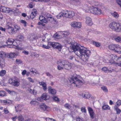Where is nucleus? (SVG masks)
Instances as JSON below:
<instances>
[{
    "label": "nucleus",
    "instance_id": "11",
    "mask_svg": "<svg viewBox=\"0 0 121 121\" xmlns=\"http://www.w3.org/2000/svg\"><path fill=\"white\" fill-rule=\"evenodd\" d=\"M64 15L65 17L66 18H72L75 15V13L74 12L71 11H68L67 10H64Z\"/></svg>",
    "mask_w": 121,
    "mask_h": 121
},
{
    "label": "nucleus",
    "instance_id": "32",
    "mask_svg": "<svg viewBox=\"0 0 121 121\" xmlns=\"http://www.w3.org/2000/svg\"><path fill=\"white\" fill-rule=\"evenodd\" d=\"M36 12L35 11L33 12H32L30 15V18L32 19H33L36 16Z\"/></svg>",
    "mask_w": 121,
    "mask_h": 121
},
{
    "label": "nucleus",
    "instance_id": "26",
    "mask_svg": "<svg viewBox=\"0 0 121 121\" xmlns=\"http://www.w3.org/2000/svg\"><path fill=\"white\" fill-rule=\"evenodd\" d=\"M5 63L4 59H0V65L2 68L4 67L5 65Z\"/></svg>",
    "mask_w": 121,
    "mask_h": 121
},
{
    "label": "nucleus",
    "instance_id": "60",
    "mask_svg": "<svg viewBox=\"0 0 121 121\" xmlns=\"http://www.w3.org/2000/svg\"><path fill=\"white\" fill-rule=\"evenodd\" d=\"M114 71V69L113 67H111L110 68L108 69V71H110L111 72Z\"/></svg>",
    "mask_w": 121,
    "mask_h": 121
},
{
    "label": "nucleus",
    "instance_id": "51",
    "mask_svg": "<svg viewBox=\"0 0 121 121\" xmlns=\"http://www.w3.org/2000/svg\"><path fill=\"white\" fill-rule=\"evenodd\" d=\"M76 24L77 22H72L71 24V25L72 26L75 27Z\"/></svg>",
    "mask_w": 121,
    "mask_h": 121
},
{
    "label": "nucleus",
    "instance_id": "9",
    "mask_svg": "<svg viewBox=\"0 0 121 121\" xmlns=\"http://www.w3.org/2000/svg\"><path fill=\"white\" fill-rule=\"evenodd\" d=\"M9 82L12 85L15 86H18L19 85V82L17 78H13L10 79L9 80Z\"/></svg>",
    "mask_w": 121,
    "mask_h": 121
},
{
    "label": "nucleus",
    "instance_id": "45",
    "mask_svg": "<svg viewBox=\"0 0 121 121\" xmlns=\"http://www.w3.org/2000/svg\"><path fill=\"white\" fill-rule=\"evenodd\" d=\"M64 106L67 109H70L71 108V106L68 103L65 104Z\"/></svg>",
    "mask_w": 121,
    "mask_h": 121
},
{
    "label": "nucleus",
    "instance_id": "62",
    "mask_svg": "<svg viewBox=\"0 0 121 121\" xmlns=\"http://www.w3.org/2000/svg\"><path fill=\"white\" fill-rule=\"evenodd\" d=\"M53 99L54 100L56 101H60L59 99L56 97H55Z\"/></svg>",
    "mask_w": 121,
    "mask_h": 121
},
{
    "label": "nucleus",
    "instance_id": "23",
    "mask_svg": "<svg viewBox=\"0 0 121 121\" xmlns=\"http://www.w3.org/2000/svg\"><path fill=\"white\" fill-rule=\"evenodd\" d=\"M64 10H62V11L59 13L56 16V17L58 19L60 18L62 16L65 17L64 15Z\"/></svg>",
    "mask_w": 121,
    "mask_h": 121
},
{
    "label": "nucleus",
    "instance_id": "31",
    "mask_svg": "<svg viewBox=\"0 0 121 121\" xmlns=\"http://www.w3.org/2000/svg\"><path fill=\"white\" fill-rule=\"evenodd\" d=\"M114 40L116 41L121 43V37L118 36L114 38Z\"/></svg>",
    "mask_w": 121,
    "mask_h": 121
},
{
    "label": "nucleus",
    "instance_id": "18",
    "mask_svg": "<svg viewBox=\"0 0 121 121\" xmlns=\"http://www.w3.org/2000/svg\"><path fill=\"white\" fill-rule=\"evenodd\" d=\"M16 111V112H21L22 109V108L21 105H17L15 106Z\"/></svg>",
    "mask_w": 121,
    "mask_h": 121
},
{
    "label": "nucleus",
    "instance_id": "29",
    "mask_svg": "<svg viewBox=\"0 0 121 121\" xmlns=\"http://www.w3.org/2000/svg\"><path fill=\"white\" fill-rule=\"evenodd\" d=\"M1 102L4 103L5 105H6L9 104L11 101L9 100H1Z\"/></svg>",
    "mask_w": 121,
    "mask_h": 121
},
{
    "label": "nucleus",
    "instance_id": "47",
    "mask_svg": "<svg viewBox=\"0 0 121 121\" xmlns=\"http://www.w3.org/2000/svg\"><path fill=\"white\" fill-rule=\"evenodd\" d=\"M5 95V92L4 91H0V96H4Z\"/></svg>",
    "mask_w": 121,
    "mask_h": 121
},
{
    "label": "nucleus",
    "instance_id": "13",
    "mask_svg": "<svg viewBox=\"0 0 121 121\" xmlns=\"http://www.w3.org/2000/svg\"><path fill=\"white\" fill-rule=\"evenodd\" d=\"M86 24L88 25L91 26L93 24L91 18L89 17H87L86 18Z\"/></svg>",
    "mask_w": 121,
    "mask_h": 121
},
{
    "label": "nucleus",
    "instance_id": "53",
    "mask_svg": "<svg viewBox=\"0 0 121 121\" xmlns=\"http://www.w3.org/2000/svg\"><path fill=\"white\" fill-rule=\"evenodd\" d=\"M102 69L105 72H106L108 71V68L106 67H104Z\"/></svg>",
    "mask_w": 121,
    "mask_h": 121
},
{
    "label": "nucleus",
    "instance_id": "46",
    "mask_svg": "<svg viewBox=\"0 0 121 121\" xmlns=\"http://www.w3.org/2000/svg\"><path fill=\"white\" fill-rule=\"evenodd\" d=\"M101 88L104 92H107L108 89L105 86H102L101 87Z\"/></svg>",
    "mask_w": 121,
    "mask_h": 121
},
{
    "label": "nucleus",
    "instance_id": "35",
    "mask_svg": "<svg viewBox=\"0 0 121 121\" xmlns=\"http://www.w3.org/2000/svg\"><path fill=\"white\" fill-rule=\"evenodd\" d=\"M93 44L97 47H99L101 45L100 43L95 41H93L92 42Z\"/></svg>",
    "mask_w": 121,
    "mask_h": 121
},
{
    "label": "nucleus",
    "instance_id": "56",
    "mask_svg": "<svg viewBox=\"0 0 121 121\" xmlns=\"http://www.w3.org/2000/svg\"><path fill=\"white\" fill-rule=\"evenodd\" d=\"M37 103V102L36 101H32L30 102V103L32 105H34L36 104Z\"/></svg>",
    "mask_w": 121,
    "mask_h": 121
},
{
    "label": "nucleus",
    "instance_id": "38",
    "mask_svg": "<svg viewBox=\"0 0 121 121\" xmlns=\"http://www.w3.org/2000/svg\"><path fill=\"white\" fill-rule=\"evenodd\" d=\"M18 120L19 121H23L24 120V118L21 115H19L17 117Z\"/></svg>",
    "mask_w": 121,
    "mask_h": 121
},
{
    "label": "nucleus",
    "instance_id": "10",
    "mask_svg": "<svg viewBox=\"0 0 121 121\" xmlns=\"http://www.w3.org/2000/svg\"><path fill=\"white\" fill-rule=\"evenodd\" d=\"M110 56L111 60L112 61L111 62L112 64H116L118 65V63H119L120 62L119 59L121 58L115 55L112 54L110 55Z\"/></svg>",
    "mask_w": 121,
    "mask_h": 121
},
{
    "label": "nucleus",
    "instance_id": "48",
    "mask_svg": "<svg viewBox=\"0 0 121 121\" xmlns=\"http://www.w3.org/2000/svg\"><path fill=\"white\" fill-rule=\"evenodd\" d=\"M116 105L115 106H117L118 107L120 106L121 105V100H119L116 102Z\"/></svg>",
    "mask_w": 121,
    "mask_h": 121
},
{
    "label": "nucleus",
    "instance_id": "7",
    "mask_svg": "<svg viewBox=\"0 0 121 121\" xmlns=\"http://www.w3.org/2000/svg\"><path fill=\"white\" fill-rule=\"evenodd\" d=\"M49 45H50V48L52 47L54 48L57 49L59 51H61L62 48L61 44L56 42H49Z\"/></svg>",
    "mask_w": 121,
    "mask_h": 121
},
{
    "label": "nucleus",
    "instance_id": "50",
    "mask_svg": "<svg viewBox=\"0 0 121 121\" xmlns=\"http://www.w3.org/2000/svg\"><path fill=\"white\" fill-rule=\"evenodd\" d=\"M90 116L91 118H93V115H94V113L93 111L89 112Z\"/></svg>",
    "mask_w": 121,
    "mask_h": 121
},
{
    "label": "nucleus",
    "instance_id": "63",
    "mask_svg": "<svg viewBox=\"0 0 121 121\" xmlns=\"http://www.w3.org/2000/svg\"><path fill=\"white\" fill-rule=\"evenodd\" d=\"M117 2L121 7V0H117Z\"/></svg>",
    "mask_w": 121,
    "mask_h": 121
},
{
    "label": "nucleus",
    "instance_id": "2",
    "mask_svg": "<svg viewBox=\"0 0 121 121\" xmlns=\"http://www.w3.org/2000/svg\"><path fill=\"white\" fill-rule=\"evenodd\" d=\"M58 65L57 68L59 70L63 69H69L71 68L70 63L67 60H60L58 61Z\"/></svg>",
    "mask_w": 121,
    "mask_h": 121
},
{
    "label": "nucleus",
    "instance_id": "17",
    "mask_svg": "<svg viewBox=\"0 0 121 121\" xmlns=\"http://www.w3.org/2000/svg\"><path fill=\"white\" fill-rule=\"evenodd\" d=\"M14 28L13 29L12 33H15L17 31L19 30L20 27V26L17 25H14Z\"/></svg>",
    "mask_w": 121,
    "mask_h": 121
},
{
    "label": "nucleus",
    "instance_id": "49",
    "mask_svg": "<svg viewBox=\"0 0 121 121\" xmlns=\"http://www.w3.org/2000/svg\"><path fill=\"white\" fill-rule=\"evenodd\" d=\"M46 121H56L55 119L49 117L46 118Z\"/></svg>",
    "mask_w": 121,
    "mask_h": 121
},
{
    "label": "nucleus",
    "instance_id": "20",
    "mask_svg": "<svg viewBox=\"0 0 121 121\" xmlns=\"http://www.w3.org/2000/svg\"><path fill=\"white\" fill-rule=\"evenodd\" d=\"M81 96L83 98L86 99H89L91 97L90 94L88 92L82 94L81 95Z\"/></svg>",
    "mask_w": 121,
    "mask_h": 121
},
{
    "label": "nucleus",
    "instance_id": "39",
    "mask_svg": "<svg viewBox=\"0 0 121 121\" xmlns=\"http://www.w3.org/2000/svg\"><path fill=\"white\" fill-rule=\"evenodd\" d=\"M15 54L14 53H11L9 54L8 55V56L7 57H8L9 58H14V56H15Z\"/></svg>",
    "mask_w": 121,
    "mask_h": 121
},
{
    "label": "nucleus",
    "instance_id": "55",
    "mask_svg": "<svg viewBox=\"0 0 121 121\" xmlns=\"http://www.w3.org/2000/svg\"><path fill=\"white\" fill-rule=\"evenodd\" d=\"M21 23L23 24L24 26H26V21L23 20H22L21 21Z\"/></svg>",
    "mask_w": 121,
    "mask_h": 121
},
{
    "label": "nucleus",
    "instance_id": "30",
    "mask_svg": "<svg viewBox=\"0 0 121 121\" xmlns=\"http://www.w3.org/2000/svg\"><path fill=\"white\" fill-rule=\"evenodd\" d=\"M49 42H48L47 46L43 44L42 45V47L46 49H49L50 48V45H49Z\"/></svg>",
    "mask_w": 121,
    "mask_h": 121
},
{
    "label": "nucleus",
    "instance_id": "54",
    "mask_svg": "<svg viewBox=\"0 0 121 121\" xmlns=\"http://www.w3.org/2000/svg\"><path fill=\"white\" fill-rule=\"evenodd\" d=\"M81 111L82 112L86 113V111L85 109V107H82L81 108Z\"/></svg>",
    "mask_w": 121,
    "mask_h": 121
},
{
    "label": "nucleus",
    "instance_id": "57",
    "mask_svg": "<svg viewBox=\"0 0 121 121\" xmlns=\"http://www.w3.org/2000/svg\"><path fill=\"white\" fill-rule=\"evenodd\" d=\"M16 62L17 64H21L22 62L21 60L18 59H16Z\"/></svg>",
    "mask_w": 121,
    "mask_h": 121
},
{
    "label": "nucleus",
    "instance_id": "61",
    "mask_svg": "<svg viewBox=\"0 0 121 121\" xmlns=\"http://www.w3.org/2000/svg\"><path fill=\"white\" fill-rule=\"evenodd\" d=\"M4 113L7 114L9 113V112L6 108H4Z\"/></svg>",
    "mask_w": 121,
    "mask_h": 121
},
{
    "label": "nucleus",
    "instance_id": "34",
    "mask_svg": "<svg viewBox=\"0 0 121 121\" xmlns=\"http://www.w3.org/2000/svg\"><path fill=\"white\" fill-rule=\"evenodd\" d=\"M47 95L46 93L43 94L42 95L41 98L43 99L46 100L48 98H47Z\"/></svg>",
    "mask_w": 121,
    "mask_h": 121
},
{
    "label": "nucleus",
    "instance_id": "40",
    "mask_svg": "<svg viewBox=\"0 0 121 121\" xmlns=\"http://www.w3.org/2000/svg\"><path fill=\"white\" fill-rule=\"evenodd\" d=\"M54 37L57 38H61V35L60 33V34H56L54 35Z\"/></svg>",
    "mask_w": 121,
    "mask_h": 121
},
{
    "label": "nucleus",
    "instance_id": "21",
    "mask_svg": "<svg viewBox=\"0 0 121 121\" xmlns=\"http://www.w3.org/2000/svg\"><path fill=\"white\" fill-rule=\"evenodd\" d=\"M40 108L42 110H47L48 107H47L45 104L44 103H42L41 105L39 106Z\"/></svg>",
    "mask_w": 121,
    "mask_h": 121
},
{
    "label": "nucleus",
    "instance_id": "41",
    "mask_svg": "<svg viewBox=\"0 0 121 121\" xmlns=\"http://www.w3.org/2000/svg\"><path fill=\"white\" fill-rule=\"evenodd\" d=\"M6 71L5 70H2L0 71V76H3L6 73Z\"/></svg>",
    "mask_w": 121,
    "mask_h": 121
},
{
    "label": "nucleus",
    "instance_id": "42",
    "mask_svg": "<svg viewBox=\"0 0 121 121\" xmlns=\"http://www.w3.org/2000/svg\"><path fill=\"white\" fill-rule=\"evenodd\" d=\"M102 108L104 110L109 109L110 108L108 105H103L102 107Z\"/></svg>",
    "mask_w": 121,
    "mask_h": 121
},
{
    "label": "nucleus",
    "instance_id": "52",
    "mask_svg": "<svg viewBox=\"0 0 121 121\" xmlns=\"http://www.w3.org/2000/svg\"><path fill=\"white\" fill-rule=\"evenodd\" d=\"M32 55L33 56H35V57H38L39 56V54L35 52L32 53Z\"/></svg>",
    "mask_w": 121,
    "mask_h": 121
},
{
    "label": "nucleus",
    "instance_id": "24",
    "mask_svg": "<svg viewBox=\"0 0 121 121\" xmlns=\"http://www.w3.org/2000/svg\"><path fill=\"white\" fill-rule=\"evenodd\" d=\"M7 57V55L5 52H2L0 54V59L2 60L4 59V57Z\"/></svg>",
    "mask_w": 121,
    "mask_h": 121
},
{
    "label": "nucleus",
    "instance_id": "16",
    "mask_svg": "<svg viewBox=\"0 0 121 121\" xmlns=\"http://www.w3.org/2000/svg\"><path fill=\"white\" fill-rule=\"evenodd\" d=\"M60 33L61 35V38L66 37L70 34V33L68 31L60 32Z\"/></svg>",
    "mask_w": 121,
    "mask_h": 121
},
{
    "label": "nucleus",
    "instance_id": "25",
    "mask_svg": "<svg viewBox=\"0 0 121 121\" xmlns=\"http://www.w3.org/2000/svg\"><path fill=\"white\" fill-rule=\"evenodd\" d=\"M51 86H49L48 87L49 91L52 94H55L56 93V91L55 89H52Z\"/></svg>",
    "mask_w": 121,
    "mask_h": 121
},
{
    "label": "nucleus",
    "instance_id": "8",
    "mask_svg": "<svg viewBox=\"0 0 121 121\" xmlns=\"http://www.w3.org/2000/svg\"><path fill=\"white\" fill-rule=\"evenodd\" d=\"M9 82L12 85L15 86H18L19 85V82L17 78H13L10 79L9 80Z\"/></svg>",
    "mask_w": 121,
    "mask_h": 121
},
{
    "label": "nucleus",
    "instance_id": "33",
    "mask_svg": "<svg viewBox=\"0 0 121 121\" xmlns=\"http://www.w3.org/2000/svg\"><path fill=\"white\" fill-rule=\"evenodd\" d=\"M17 40L20 41H22L24 39L23 36L21 35H19L17 36Z\"/></svg>",
    "mask_w": 121,
    "mask_h": 121
},
{
    "label": "nucleus",
    "instance_id": "64",
    "mask_svg": "<svg viewBox=\"0 0 121 121\" xmlns=\"http://www.w3.org/2000/svg\"><path fill=\"white\" fill-rule=\"evenodd\" d=\"M76 121H84L82 119L80 118L79 117H78L76 119Z\"/></svg>",
    "mask_w": 121,
    "mask_h": 121
},
{
    "label": "nucleus",
    "instance_id": "12",
    "mask_svg": "<svg viewBox=\"0 0 121 121\" xmlns=\"http://www.w3.org/2000/svg\"><path fill=\"white\" fill-rule=\"evenodd\" d=\"M45 17L48 20V21L52 22L53 21L56 22V20L52 17V16L50 14L46 13L45 15Z\"/></svg>",
    "mask_w": 121,
    "mask_h": 121
},
{
    "label": "nucleus",
    "instance_id": "5",
    "mask_svg": "<svg viewBox=\"0 0 121 121\" xmlns=\"http://www.w3.org/2000/svg\"><path fill=\"white\" fill-rule=\"evenodd\" d=\"M88 12L96 15H99L101 13V10L100 9L97 7L93 6L89 8Z\"/></svg>",
    "mask_w": 121,
    "mask_h": 121
},
{
    "label": "nucleus",
    "instance_id": "3",
    "mask_svg": "<svg viewBox=\"0 0 121 121\" xmlns=\"http://www.w3.org/2000/svg\"><path fill=\"white\" fill-rule=\"evenodd\" d=\"M69 80L70 83L74 84L76 87H80L84 83L83 80H79L77 77L74 76L70 78Z\"/></svg>",
    "mask_w": 121,
    "mask_h": 121
},
{
    "label": "nucleus",
    "instance_id": "36",
    "mask_svg": "<svg viewBox=\"0 0 121 121\" xmlns=\"http://www.w3.org/2000/svg\"><path fill=\"white\" fill-rule=\"evenodd\" d=\"M37 38L36 36L35 35H31L29 38V39L30 41H33L35 40Z\"/></svg>",
    "mask_w": 121,
    "mask_h": 121
},
{
    "label": "nucleus",
    "instance_id": "1",
    "mask_svg": "<svg viewBox=\"0 0 121 121\" xmlns=\"http://www.w3.org/2000/svg\"><path fill=\"white\" fill-rule=\"evenodd\" d=\"M69 52H74L81 60L84 62L87 61L91 54V51L84 47L78 44L76 42H72L69 49Z\"/></svg>",
    "mask_w": 121,
    "mask_h": 121
},
{
    "label": "nucleus",
    "instance_id": "37",
    "mask_svg": "<svg viewBox=\"0 0 121 121\" xmlns=\"http://www.w3.org/2000/svg\"><path fill=\"white\" fill-rule=\"evenodd\" d=\"M7 29L8 30V31L10 33V32H9V31H10L11 33H12V29H13V28L12 27H11V26H8Z\"/></svg>",
    "mask_w": 121,
    "mask_h": 121
},
{
    "label": "nucleus",
    "instance_id": "28",
    "mask_svg": "<svg viewBox=\"0 0 121 121\" xmlns=\"http://www.w3.org/2000/svg\"><path fill=\"white\" fill-rule=\"evenodd\" d=\"M114 108L116 111L117 114H119L121 112V110L118 108L117 106H115Z\"/></svg>",
    "mask_w": 121,
    "mask_h": 121
},
{
    "label": "nucleus",
    "instance_id": "58",
    "mask_svg": "<svg viewBox=\"0 0 121 121\" xmlns=\"http://www.w3.org/2000/svg\"><path fill=\"white\" fill-rule=\"evenodd\" d=\"M27 79L30 82L32 83H34V81L33 80V79L30 77L28 78Z\"/></svg>",
    "mask_w": 121,
    "mask_h": 121
},
{
    "label": "nucleus",
    "instance_id": "27",
    "mask_svg": "<svg viewBox=\"0 0 121 121\" xmlns=\"http://www.w3.org/2000/svg\"><path fill=\"white\" fill-rule=\"evenodd\" d=\"M18 11V10H17V9L16 8L13 9L10 8V9H9V13L10 12H11V13H17Z\"/></svg>",
    "mask_w": 121,
    "mask_h": 121
},
{
    "label": "nucleus",
    "instance_id": "14",
    "mask_svg": "<svg viewBox=\"0 0 121 121\" xmlns=\"http://www.w3.org/2000/svg\"><path fill=\"white\" fill-rule=\"evenodd\" d=\"M0 11L5 13H9L10 8L3 6H1L0 8Z\"/></svg>",
    "mask_w": 121,
    "mask_h": 121
},
{
    "label": "nucleus",
    "instance_id": "19",
    "mask_svg": "<svg viewBox=\"0 0 121 121\" xmlns=\"http://www.w3.org/2000/svg\"><path fill=\"white\" fill-rule=\"evenodd\" d=\"M39 19L42 22L45 23H48V20L46 18L43 16H40L39 17Z\"/></svg>",
    "mask_w": 121,
    "mask_h": 121
},
{
    "label": "nucleus",
    "instance_id": "6",
    "mask_svg": "<svg viewBox=\"0 0 121 121\" xmlns=\"http://www.w3.org/2000/svg\"><path fill=\"white\" fill-rule=\"evenodd\" d=\"M108 48L110 50H114L118 53H120L121 51V47L119 45L116 44H112L109 45Z\"/></svg>",
    "mask_w": 121,
    "mask_h": 121
},
{
    "label": "nucleus",
    "instance_id": "4",
    "mask_svg": "<svg viewBox=\"0 0 121 121\" xmlns=\"http://www.w3.org/2000/svg\"><path fill=\"white\" fill-rule=\"evenodd\" d=\"M110 28L117 32H121V25L119 23L112 22L109 25Z\"/></svg>",
    "mask_w": 121,
    "mask_h": 121
},
{
    "label": "nucleus",
    "instance_id": "15",
    "mask_svg": "<svg viewBox=\"0 0 121 121\" xmlns=\"http://www.w3.org/2000/svg\"><path fill=\"white\" fill-rule=\"evenodd\" d=\"M7 44L9 45H11L13 43L14 45L16 42L14 41V40L12 38H9L6 42Z\"/></svg>",
    "mask_w": 121,
    "mask_h": 121
},
{
    "label": "nucleus",
    "instance_id": "59",
    "mask_svg": "<svg viewBox=\"0 0 121 121\" xmlns=\"http://www.w3.org/2000/svg\"><path fill=\"white\" fill-rule=\"evenodd\" d=\"M76 24L77 25V28H80L81 26V23L79 22H77Z\"/></svg>",
    "mask_w": 121,
    "mask_h": 121
},
{
    "label": "nucleus",
    "instance_id": "43",
    "mask_svg": "<svg viewBox=\"0 0 121 121\" xmlns=\"http://www.w3.org/2000/svg\"><path fill=\"white\" fill-rule=\"evenodd\" d=\"M111 15L112 16H113L114 17L117 18L118 17V14L116 12H114L113 13H111Z\"/></svg>",
    "mask_w": 121,
    "mask_h": 121
},
{
    "label": "nucleus",
    "instance_id": "22",
    "mask_svg": "<svg viewBox=\"0 0 121 121\" xmlns=\"http://www.w3.org/2000/svg\"><path fill=\"white\" fill-rule=\"evenodd\" d=\"M39 84L40 85L42 86L44 90L46 91L47 90V85L45 82H39Z\"/></svg>",
    "mask_w": 121,
    "mask_h": 121
},
{
    "label": "nucleus",
    "instance_id": "44",
    "mask_svg": "<svg viewBox=\"0 0 121 121\" xmlns=\"http://www.w3.org/2000/svg\"><path fill=\"white\" fill-rule=\"evenodd\" d=\"M28 90L29 92L31 94H33L34 95H36V92H34L35 91L34 89L32 90L31 89H29Z\"/></svg>",
    "mask_w": 121,
    "mask_h": 121
}]
</instances>
